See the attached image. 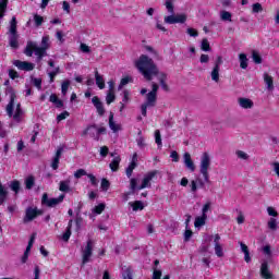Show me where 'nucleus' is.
I'll use <instances>...</instances> for the list:
<instances>
[{"label":"nucleus","instance_id":"f257e3e1","mask_svg":"<svg viewBox=\"0 0 279 279\" xmlns=\"http://www.w3.org/2000/svg\"><path fill=\"white\" fill-rule=\"evenodd\" d=\"M135 66L145 77V80L151 81L158 73V66L154 63V60L147 54H142L138 60L135 61Z\"/></svg>","mask_w":279,"mask_h":279},{"label":"nucleus","instance_id":"f03ea898","mask_svg":"<svg viewBox=\"0 0 279 279\" xmlns=\"http://www.w3.org/2000/svg\"><path fill=\"white\" fill-rule=\"evenodd\" d=\"M49 35H46L41 38V45L38 46L36 41H28L25 48V56L32 58V56H36L37 62H41L43 58L47 56V49H49Z\"/></svg>","mask_w":279,"mask_h":279},{"label":"nucleus","instance_id":"7ed1b4c3","mask_svg":"<svg viewBox=\"0 0 279 279\" xmlns=\"http://www.w3.org/2000/svg\"><path fill=\"white\" fill-rule=\"evenodd\" d=\"M157 174H158V171L156 170L147 172L144 175V179L142 180V184L140 186H137L138 179L132 178L130 180V189L132 193H134V191H143V189H149L151 186V181L154 180V178H156Z\"/></svg>","mask_w":279,"mask_h":279},{"label":"nucleus","instance_id":"20e7f679","mask_svg":"<svg viewBox=\"0 0 279 279\" xmlns=\"http://www.w3.org/2000/svg\"><path fill=\"white\" fill-rule=\"evenodd\" d=\"M210 165H213L210 155L208 153H203L199 160V173L207 184H210V173L208 172L210 171Z\"/></svg>","mask_w":279,"mask_h":279},{"label":"nucleus","instance_id":"39448f33","mask_svg":"<svg viewBox=\"0 0 279 279\" xmlns=\"http://www.w3.org/2000/svg\"><path fill=\"white\" fill-rule=\"evenodd\" d=\"M9 45L12 49H19V34L16 33V16H13L9 28Z\"/></svg>","mask_w":279,"mask_h":279},{"label":"nucleus","instance_id":"423d86ee","mask_svg":"<svg viewBox=\"0 0 279 279\" xmlns=\"http://www.w3.org/2000/svg\"><path fill=\"white\" fill-rule=\"evenodd\" d=\"M157 99L158 96H156V94L148 93L146 95V101L141 107L143 117H147V108H154V106H156Z\"/></svg>","mask_w":279,"mask_h":279},{"label":"nucleus","instance_id":"0eeeda50","mask_svg":"<svg viewBox=\"0 0 279 279\" xmlns=\"http://www.w3.org/2000/svg\"><path fill=\"white\" fill-rule=\"evenodd\" d=\"M93 256V240H88L85 247L82 248V264L90 263V257Z\"/></svg>","mask_w":279,"mask_h":279},{"label":"nucleus","instance_id":"6e6552de","mask_svg":"<svg viewBox=\"0 0 279 279\" xmlns=\"http://www.w3.org/2000/svg\"><path fill=\"white\" fill-rule=\"evenodd\" d=\"M5 93L10 96V101L7 106V113L12 117V111L14 110V99H16V92L12 86L7 87Z\"/></svg>","mask_w":279,"mask_h":279},{"label":"nucleus","instance_id":"1a4fd4ad","mask_svg":"<svg viewBox=\"0 0 279 279\" xmlns=\"http://www.w3.org/2000/svg\"><path fill=\"white\" fill-rule=\"evenodd\" d=\"M167 25H175V23H186V14H171L163 19Z\"/></svg>","mask_w":279,"mask_h":279},{"label":"nucleus","instance_id":"9d476101","mask_svg":"<svg viewBox=\"0 0 279 279\" xmlns=\"http://www.w3.org/2000/svg\"><path fill=\"white\" fill-rule=\"evenodd\" d=\"M63 201H64V195H60L58 198H49L47 194H44L41 198L43 204H45L46 206H49V208H53L58 206V204H61V202Z\"/></svg>","mask_w":279,"mask_h":279},{"label":"nucleus","instance_id":"9b49d317","mask_svg":"<svg viewBox=\"0 0 279 279\" xmlns=\"http://www.w3.org/2000/svg\"><path fill=\"white\" fill-rule=\"evenodd\" d=\"M221 236L219 234L214 235V250L218 258H223V246L221 245Z\"/></svg>","mask_w":279,"mask_h":279},{"label":"nucleus","instance_id":"f8f14e48","mask_svg":"<svg viewBox=\"0 0 279 279\" xmlns=\"http://www.w3.org/2000/svg\"><path fill=\"white\" fill-rule=\"evenodd\" d=\"M14 66L20 71H34L36 65L32 62L15 60L13 61Z\"/></svg>","mask_w":279,"mask_h":279},{"label":"nucleus","instance_id":"ddd939ff","mask_svg":"<svg viewBox=\"0 0 279 279\" xmlns=\"http://www.w3.org/2000/svg\"><path fill=\"white\" fill-rule=\"evenodd\" d=\"M259 274L264 279H272L274 274L269 270V263L266 259L262 262Z\"/></svg>","mask_w":279,"mask_h":279},{"label":"nucleus","instance_id":"4468645a","mask_svg":"<svg viewBox=\"0 0 279 279\" xmlns=\"http://www.w3.org/2000/svg\"><path fill=\"white\" fill-rule=\"evenodd\" d=\"M38 217V209L35 207H28L25 211V217L23 219L24 223H29V221H34L35 218Z\"/></svg>","mask_w":279,"mask_h":279},{"label":"nucleus","instance_id":"2eb2a0df","mask_svg":"<svg viewBox=\"0 0 279 279\" xmlns=\"http://www.w3.org/2000/svg\"><path fill=\"white\" fill-rule=\"evenodd\" d=\"M92 104L94 105V107L97 110V113L99 114V117H104V114H106V109L104 108V102H101V100L99 99V97L94 96L92 98Z\"/></svg>","mask_w":279,"mask_h":279},{"label":"nucleus","instance_id":"dca6fc26","mask_svg":"<svg viewBox=\"0 0 279 279\" xmlns=\"http://www.w3.org/2000/svg\"><path fill=\"white\" fill-rule=\"evenodd\" d=\"M62 151H64V149L59 147L54 157L52 158L51 169H53V171H57L58 167H60V158H62Z\"/></svg>","mask_w":279,"mask_h":279},{"label":"nucleus","instance_id":"f3484780","mask_svg":"<svg viewBox=\"0 0 279 279\" xmlns=\"http://www.w3.org/2000/svg\"><path fill=\"white\" fill-rule=\"evenodd\" d=\"M183 162L186 169H189V171H191L192 173L195 171V162H193V159L191 158L190 153L183 154Z\"/></svg>","mask_w":279,"mask_h":279},{"label":"nucleus","instance_id":"a211bd4d","mask_svg":"<svg viewBox=\"0 0 279 279\" xmlns=\"http://www.w3.org/2000/svg\"><path fill=\"white\" fill-rule=\"evenodd\" d=\"M83 136H90L94 141H99V135L97 134V126L89 125L85 131H83Z\"/></svg>","mask_w":279,"mask_h":279},{"label":"nucleus","instance_id":"6ab92c4d","mask_svg":"<svg viewBox=\"0 0 279 279\" xmlns=\"http://www.w3.org/2000/svg\"><path fill=\"white\" fill-rule=\"evenodd\" d=\"M197 184L199 189H206V184H208V182H206L205 179H197L196 181L192 180L190 184L192 193H197Z\"/></svg>","mask_w":279,"mask_h":279},{"label":"nucleus","instance_id":"aec40b11","mask_svg":"<svg viewBox=\"0 0 279 279\" xmlns=\"http://www.w3.org/2000/svg\"><path fill=\"white\" fill-rule=\"evenodd\" d=\"M24 112L23 109H21V104L16 105V109L15 111H12V116L13 117V121H15V123H21V121H23V117H24Z\"/></svg>","mask_w":279,"mask_h":279},{"label":"nucleus","instance_id":"412c9836","mask_svg":"<svg viewBox=\"0 0 279 279\" xmlns=\"http://www.w3.org/2000/svg\"><path fill=\"white\" fill-rule=\"evenodd\" d=\"M239 106L241 108H243L244 110H250L252 108H254V101H252V99L250 98H239L238 99Z\"/></svg>","mask_w":279,"mask_h":279},{"label":"nucleus","instance_id":"4be33fe9","mask_svg":"<svg viewBox=\"0 0 279 279\" xmlns=\"http://www.w3.org/2000/svg\"><path fill=\"white\" fill-rule=\"evenodd\" d=\"M157 80L159 81V84L162 88V90H165L166 93L169 92V85H167V74L162 73V72H158L157 74Z\"/></svg>","mask_w":279,"mask_h":279},{"label":"nucleus","instance_id":"5701e85b","mask_svg":"<svg viewBox=\"0 0 279 279\" xmlns=\"http://www.w3.org/2000/svg\"><path fill=\"white\" fill-rule=\"evenodd\" d=\"M110 157L113 158L109 163L111 171H119V165H121V157L114 156V153L110 154Z\"/></svg>","mask_w":279,"mask_h":279},{"label":"nucleus","instance_id":"b1692460","mask_svg":"<svg viewBox=\"0 0 279 279\" xmlns=\"http://www.w3.org/2000/svg\"><path fill=\"white\" fill-rule=\"evenodd\" d=\"M95 80L96 86H98L100 90H104V88H106V81L104 80V75L99 74L98 71H95Z\"/></svg>","mask_w":279,"mask_h":279},{"label":"nucleus","instance_id":"393cba45","mask_svg":"<svg viewBox=\"0 0 279 279\" xmlns=\"http://www.w3.org/2000/svg\"><path fill=\"white\" fill-rule=\"evenodd\" d=\"M239 243H240L241 252H243V254H244L245 263H251L252 257H250V248L245 245V243H243V242H239Z\"/></svg>","mask_w":279,"mask_h":279},{"label":"nucleus","instance_id":"a878e982","mask_svg":"<svg viewBox=\"0 0 279 279\" xmlns=\"http://www.w3.org/2000/svg\"><path fill=\"white\" fill-rule=\"evenodd\" d=\"M109 128L112 132H119L121 130V125L114 122V113L112 112L109 116Z\"/></svg>","mask_w":279,"mask_h":279},{"label":"nucleus","instance_id":"bb28decb","mask_svg":"<svg viewBox=\"0 0 279 279\" xmlns=\"http://www.w3.org/2000/svg\"><path fill=\"white\" fill-rule=\"evenodd\" d=\"M71 180H64L61 181L59 184V191H61L62 193H69V191H71Z\"/></svg>","mask_w":279,"mask_h":279},{"label":"nucleus","instance_id":"cd10ccee","mask_svg":"<svg viewBox=\"0 0 279 279\" xmlns=\"http://www.w3.org/2000/svg\"><path fill=\"white\" fill-rule=\"evenodd\" d=\"M208 219V216H198L195 218L194 226L195 228H202L203 226H206V220Z\"/></svg>","mask_w":279,"mask_h":279},{"label":"nucleus","instance_id":"c85d7f7f","mask_svg":"<svg viewBox=\"0 0 279 279\" xmlns=\"http://www.w3.org/2000/svg\"><path fill=\"white\" fill-rule=\"evenodd\" d=\"M264 82L267 86V90H274V77H271L269 74H264Z\"/></svg>","mask_w":279,"mask_h":279},{"label":"nucleus","instance_id":"c756f323","mask_svg":"<svg viewBox=\"0 0 279 279\" xmlns=\"http://www.w3.org/2000/svg\"><path fill=\"white\" fill-rule=\"evenodd\" d=\"M49 101L56 106V108H62L64 106V102L58 98L56 94H52L49 98Z\"/></svg>","mask_w":279,"mask_h":279},{"label":"nucleus","instance_id":"7c9ffc66","mask_svg":"<svg viewBox=\"0 0 279 279\" xmlns=\"http://www.w3.org/2000/svg\"><path fill=\"white\" fill-rule=\"evenodd\" d=\"M220 21H228L229 23H232V13L229 11H220Z\"/></svg>","mask_w":279,"mask_h":279},{"label":"nucleus","instance_id":"2f4dec72","mask_svg":"<svg viewBox=\"0 0 279 279\" xmlns=\"http://www.w3.org/2000/svg\"><path fill=\"white\" fill-rule=\"evenodd\" d=\"M129 205L133 208L134 211L143 210V208H145V205L141 201L130 202Z\"/></svg>","mask_w":279,"mask_h":279},{"label":"nucleus","instance_id":"473e14b6","mask_svg":"<svg viewBox=\"0 0 279 279\" xmlns=\"http://www.w3.org/2000/svg\"><path fill=\"white\" fill-rule=\"evenodd\" d=\"M130 89H123L121 93L122 101L120 104H130Z\"/></svg>","mask_w":279,"mask_h":279},{"label":"nucleus","instance_id":"72a5a7b5","mask_svg":"<svg viewBox=\"0 0 279 279\" xmlns=\"http://www.w3.org/2000/svg\"><path fill=\"white\" fill-rule=\"evenodd\" d=\"M47 73L50 77V83H53V80H56V75L60 73V68H54V70L48 69Z\"/></svg>","mask_w":279,"mask_h":279},{"label":"nucleus","instance_id":"f704fd0d","mask_svg":"<svg viewBox=\"0 0 279 279\" xmlns=\"http://www.w3.org/2000/svg\"><path fill=\"white\" fill-rule=\"evenodd\" d=\"M239 60H240L241 69H247V54L240 53L239 54Z\"/></svg>","mask_w":279,"mask_h":279},{"label":"nucleus","instance_id":"c9c22d12","mask_svg":"<svg viewBox=\"0 0 279 279\" xmlns=\"http://www.w3.org/2000/svg\"><path fill=\"white\" fill-rule=\"evenodd\" d=\"M132 82V77L131 76H125L120 81V84L118 86V90H123L124 86H128V84H130Z\"/></svg>","mask_w":279,"mask_h":279},{"label":"nucleus","instance_id":"e433bc0d","mask_svg":"<svg viewBox=\"0 0 279 279\" xmlns=\"http://www.w3.org/2000/svg\"><path fill=\"white\" fill-rule=\"evenodd\" d=\"M136 167H138V163H133L131 161V163L128 166L125 173L128 178H132V173H134V170L136 169Z\"/></svg>","mask_w":279,"mask_h":279},{"label":"nucleus","instance_id":"4c0bfd02","mask_svg":"<svg viewBox=\"0 0 279 279\" xmlns=\"http://www.w3.org/2000/svg\"><path fill=\"white\" fill-rule=\"evenodd\" d=\"M5 10H8V0H1L0 1V19H3V16H5Z\"/></svg>","mask_w":279,"mask_h":279},{"label":"nucleus","instance_id":"58836bf2","mask_svg":"<svg viewBox=\"0 0 279 279\" xmlns=\"http://www.w3.org/2000/svg\"><path fill=\"white\" fill-rule=\"evenodd\" d=\"M235 156L239 160H250V155L244 150H235Z\"/></svg>","mask_w":279,"mask_h":279},{"label":"nucleus","instance_id":"ea45409f","mask_svg":"<svg viewBox=\"0 0 279 279\" xmlns=\"http://www.w3.org/2000/svg\"><path fill=\"white\" fill-rule=\"evenodd\" d=\"M252 58H253V62H255V64H262L263 63V58L260 57V53H258V51L253 50L252 51Z\"/></svg>","mask_w":279,"mask_h":279},{"label":"nucleus","instance_id":"a19ab883","mask_svg":"<svg viewBox=\"0 0 279 279\" xmlns=\"http://www.w3.org/2000/svg\"><path fill=\"white\" fill-rule=\"evenodd\" d=\"M219 71H220L219 66H214L210 73L213 82H216V83L219 82Z\"/></svg>","mask_w":279,"mask_h":279},{"label":"nucleus","instance_id":"79ce46f5","mask_svg":"<svg viewBox=\"0 0 279 279\" xmlns=\"http://www.w3.org/2000/svg\"><path fill=\"white\" fill-rule=\"evenodd\" d=\"M116 99H117V96L114 95V92H107V96H106L107 106H110V104H113Z\"/></svg>","mask_w":279,"mask_h":279},{"label":"nucleus","instance_id":"37998d69","mask_svg":"<svg viewBox=\"0 0 279 279\" xmlns=\"http://www.w3.org/2000/svg\"><path fill=\"white\" fill-rule=\"evenodd\" d=\"M11 191H14L15 192V195L19 194V191H21V183L19 181H12L10 184H9Z\"/></svg>","mask_w":279,"mask_h":279},{"label":"nucleus","instance_id":"c03bdc74","mask_svg":"<svg viewBox=\"0 0 279 279\" xmlns=\"http://www.w3.org/2000/svg\"><path fill=\"white\" fill-rule=\"evenodd\" d=\"M33 20L35 23V27H40V25H43V23H45V17H43V15H39V14H35Z\"/></svg>","mask_w":279,"mask_h":279},{"label":"nucleus","instance_id":"a18cd8bd","mask_svg":"<svg viewBox=\"0 0 279 279\" xmlns=\"http://www.w3.org/2000/svg\"><path fill=\"white\" fill-rule=\"evenodd\" d=\"M136 143H137V147H140V149H145L146 145L145 144V137H143L141 135V131L138 132V137L136 138Z\"/></svg>","mask_w":279,"mask_h":279},{"label":"nucleus","instance_id":"49530a36","mask_svg":"<svg viewBox=\"0 0 279 279\" xmlns=\"http://www.w3.org/2000/svg\"><path fill=\"white\" fill-rule=\"evenodd\" d=\"M71 86V81L66 80L63 81L61 84V93L62 95H66V93H69V87Z\"/></svg>","mask_w":279,"mask_h":279},{"label":"nucleus","instance_id":"de8ad7c7","mask_svg":"<svg viewBox=\"0 0 279 279\" xmlns=\"http://www.w3.org/2000/svg\"><path fill=\"white\" fill-rule=\"evenodd\" d=\"M32 84L35 86L38 90L43 88V78H36L32 77Z\"/></svg>","mask_w":279,"mask_h":279},{"label":"nucleus","instance_id":"09e8293b","mask_svg":"<svg viewBox=\"0 0 279 279\" xmlns=\"http://www.w3.org/2000/svg\"><path fill=\"white\" fill-rule=\"evenodd\" d=\"M104 210H106V204L100 203L93 209V213H95L96 215H101Z\"/></svg>","mask_w":279,"mask_h":279},{"label":"nucleus","instance_id":"8fccbe9b","mask_svg":"<svg viewBox=\"0 0 279 279\" xmlns=\"http://www.w3.org/2000/svg\"><path fill=\"white\" fill-rule=\"evenodd\" d=\"M155 143L158 145V147H162V137L160 135V130L155 131Z\"/></svg>","mask_w":279,"mask_h":279},{"label":"nucleus","instance_id":"3c124183","mask_svg":"<svg viewBox=\"0 0 279 279\" xmlns=\"http://www.w3.org/2000/svg\"><path fill=\"white\" fill-rule=\"evenodd\" d=\"M268 228L269 230H278V221L276 220V218H270L268 220Z\"/></svg>","mask_w":279,"mask_h":279},{"label":"nucleus","instance_id":"603ef678","mask_svg":"<svg viewBox=\"0 0 279 279\" xmlns=\"http://www.w3.org/2000/svg\"><path fill=\"white\" fill-rule=\"evenodd\" d=\"M166 10H168L169 14H174V9H173V0H166Z\"/></svg>","mask_w":279,"mask_h":279},{"label":"nucleus","instance_id":"864d4df0","mask_svg":"<svg viewBox=\"0 0 279 279\" xmlns=\"http://www.w3.org/2000/svg\"><path fill=\"white\" fill-rule=\"evenodd\" d=\"M84 175H88V172H86V170L84 169H78L74 172V178L76 180H80V178H84Z\"/></svg>","mask_w":279,"mask_h":279},{"label":"nucleus","instance_id":"5fc2aeb1","mask_svg":"<svg viewBox=\"0 0 279 279\" xmlns=\"http://www.w3.org/2000/svg\"><path fill=\"white\" fill-rule=\"evenodd\" d=\"M263 254L267 256V258H271V246L270 245H265L262 247Z\"/></svg>","mask_w":279,"mask_h":279},{"label":"nucleus","instance_id":"6e6d98bb","mask_svg":"<svg viewBox=\"0 0 279 279\" xmlns=\"http://www.w3.org/2000/svg\"><path fill=\"white\" fill-rule=\"evenodd\" d=\"M201 49L203 51H208L210 49V43H208V39H203L201 44Z\"/></svg>","mask_w":279,"mask_h":279},{"label":"nucleus","instance_id":"4d7b16f0","mask_svg":"<svg viewBox=\"0 0 279 279\" xmlns=\"http://www.w3.org/2000/svg\"><path fill=\"white\" fill-rule=\"evenodd\" d=\"M26 189L29 191L34 187V177H28L25 180Z\"/></svg>","mask_w":279,"mask_h":279},{"label":"nucleus","instance_id":"13d9d810","mask_svg":"<svg viewBox=\"0 0 279 279\" xmlns=\"http://www.w3.org/2000/svg\"><path fill=\"white\" fill-rule=\"evenodd\" d=\"M258 12H263V4L256 2L253 4V14H258Z\"/></svg>","mask_w":279,"mask_h":279},{"label":"nucleus","instance_id":"bf43d9fd","mask_svg":"<svg viewBox=\"0 0 279 279\" xmlns=\"http://www.w3.org/2000/svg\"><path fill=\"white\" fill-rule=\"evenodd\" d=\"M99 154H100L101 158H106V156H108V154H109L108 146H101Z\"/></svg>","mask_w":279,"mask_h":279},{"label":"nucleus","instance_id":"052dcab7","mask_svg":"<svg viewBox=\"0 0 279 279\" xmlns=\"http://www.w3.org/2000/svg\"><path fill=\"white\" fill-rule=\"evenodd\" d=\"M101 189L102 191H108L110 189V181L107 179L101 180Z\"/></svg>","mask_w":279,"mask_h":279},{"label":"nucleus","instance_id":"680f3d73","mask_svg":"<svg viewBox=\"0 0 279 279\" xmlns=\"http://www.w3.org/2000/svg\"><path fill=\"white\" fill-rule=\"evenodd\" d=\"M87 178L89 179V182L93 186H97L98 184V181H97V178L94 175V174H87Z\"/></svg>","mask_w":279,"mask_h":279},{"label":"nucleus","instance_id":"e2e57ef3","mask_svg":"<svg viewBox=\"0 0 279 279\" xmlns=\"http://www.w3.org/2000/svg\"><path fill=\"white\" fill-rule=\"evenodd\" d=\"M208 210H210V202L206 203L203 208H202V215L205 216V217H208L206 215V213H208Z\"/></svg>","mask_w":279,"mask_h":279},{"label":"nucleus","instance_id":"0e129e2a","mask_svg":"<svg viewBox=\"0 0 279 279\" xmlns=\"http://www.w3.org/2000/svg\"><path fill=\"white\" fill-rule=\"evenodd\" d=\"M272 171L276 173L277 178H279V162L275 161L271 163Z\"/></svg>","mask_w":279,"mask_h":279},{"label":"nucleus","instance_id":"69168bd1","mask_svg":"<svg viewBox=\"0 0 279 279\" xmlns=\"http://www.w3.org/2000/svg\"><path fill=\"white\" fill-rule=\"evenodd\" d=\"M267 213L269 217H276L278 215V211L274 207H267Z\"/></svg>","mask_w":279,"mask_h":279},{"label":"nucleus","instance_id":"338daca9","mask_svg":"<svg viewBox=\"0 0 279 279\" xmlns=\"http://www.w3.org/2000/svg\"><path fill=\"white\" fill-rule=\"evenodd\" d=\"M160 278H162V271L158 269H154L153 279H160Z\"/></svg>","mask_w":279,"mask_h":279},{"label":"nucleus","instance_id":"774afa93","mask_svg":"<svg viewBox=\"0 0 279 279\" xmlns=\"http://www.w3.org/2000/svg\"><path fill=\"white\" fill-rule=\"evenodd\" d=\"M123 279H132V270H130V268L124 270Z\"/></svg>","mask_w":279,"mask_h":279}]
</instances>
